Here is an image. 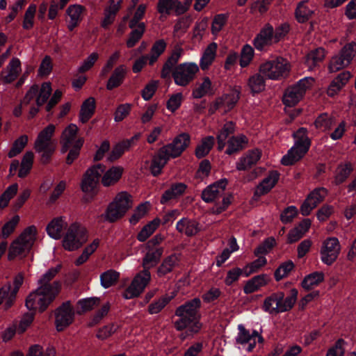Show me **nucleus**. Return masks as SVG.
Instances as JSON below:
<instances>
[{"label":"nucleus","instance_id":"11","mask_svg":"<svg viewBox=\"0 0 356 356\" xmlns=\"http://www.w3.org/2000/svg\"><path fill=\"white\" fill-rule=\"evenodd\" d=\"M356 53V44L353 42L346 44L338 54L333 56L329 64L330 72H336L347 67Z\"/></svg>","mask_w":356,"mask_h":356},{"label":"nucleus","instance_id":"5","mask_svg":"<svg viewBox=\"0 0 356 356\" xmlns=\"http://www.w3.org/2000/svg\"><path fill=\"white\" fill-rule=\"evenodd\" d=\"M295 139L293 145L281 160L284 165H292L299 161L308 152L311 142L307 136V130L301 127L293 134Z\"/></svg>","mask_w":356,"mask_h":356},{"label":"nucleus","instance_id":"23","mask_svg":"<svg viewBox=\"0 0 356 356\" xmlns=\"http://www.w3.org/2000/svg\"><path fill=\"white\" fill-rule=\"evenodd\" d=\"M298 297V291L292 289L290 291V295L284 297V293L282 291L275 293V298H277V309H275V314L282 313L290 310L296 303Z\"/></svg>","mask_w":356,"mask_h":356},{"label":"nucleus","instance_id":"22","mask_svg":"<svg viewBox=\"0 0 356 356\" xmlns=\"http://www.w3.org/2000/svg\"><path fill=\"white\" fill-rule=\"evenodd\" d=\"M275 42H277V40H275L273 28L270 24L265 25L254 40L255 48L260 51L265 47Z\"/></svg>","mask_w":356,"mask_h":356},{"label":"nucleus","instance_id":"42","mask_svg":"<svg viewBox=\"0 0 356 356\" xmlns=\"http://www.w3.org/2000/svg\"><path fill=\"white\" fill-rule=\"evenodd\" d=\"M216 43L212 42L207 46L200 60V66L202 70L208 69L212 64L216 56Z\"/></svg>","mask_w":356,"mask_h":356},{"label":"nucleus","instance_id":"16","mask_svg":"<svg viewBox=\"0 0 356 356\" xmlns=\"http://www.w3.org/2000/svg\"><path fill=\"white\" fill-rule=\"evenodd\" d=\"M79 129L74 124H69L63 131L60 143L62 145L61 152L65 153L70 147L81 148L84 140L81 137L77 136Z\"/></svg>","mask_w":356,"mask_h":356},{"label":"nucleus","instance_id":"17","mask_svg":"<svg viewBox=\"0 0 356 356\" xmlns=\"http://www.w3.org/2000/svg\"><path fill=\"white\" fill-rule=\"evenodd\" d=\"M60 269V266L51 268L47 270L38 281V290H45L48 292L54 291L55 296H58L61 289V282L59 280H53Z\"/></svg>","mask_w":356,"mask_h":356},{"label":"nucleus","instance_id":"50","mask_svg":"<svg viewBox=\"0 0 356 356\" xmlns=\"http://www.w3.org/2000/svg\"><path fill=\"white\" fill-rule=\"evenodd\" d=\"M261 73L251 76L248 81V86L252 93L255 94L265 89V80Z\"/></svg>","mask_w":356,"mask_h":356},{"label":"nucleus","instance_id":"2","mask_svg":"<svg viewBox=\"0 0 356 356\" xmlns=\"http://www.w3.org/2000/svg\"><path fill=\"white\" fill-rule=\"evenodd\" d=\"M200 306V299L195 298L176 309L175 315L178 318L174 323L175 327L178 331L185 330L179 335L181 340L184 341L188 337H192L200 331L202 328L199 314Z\"/></svg>","mask_w":356,"mask_h":356},{"label":"nucleus","instance_id":"10","mask_svg":"<svg viewBox=\"0 0 356 356\" xmlns=\"http://www.w3.org/2000/svg\"><path fill=\"white\" fill-rule=\"evenodd\" d=\"M88 239L85 227L78 223H73L67 228L63 239L65 250L74 251L79 249Z\"/></svg>","mask_w":356,"mask_h":356},{"label":"nucleus","instance_id":"35","mask_svg":"<svg viewBox=\"0 0 356 356\" xmlns=\"http://www.w3.org/2000/svg\"><path fill=\"white\" fill-rule=\"evenodd\" d=\"M270 279L268 275L262 274L254 276L247 281L243 287V291L245 294H250L258 291L262 286L268 284Z\"/></svg>","mask_w":356,"mask_h":356},{"label":"nucleus","instance_id":"28","mask_svg":"<svg viewBox=\"0 0 356 356\" xmlns=\"http://www.w3.org/2000/svg\"><path fill=\"white\" fill-rule=\"evenodd\" d=\"M261 156V151L258 149L250 151L245 156L241 157L236 163L238 170H246L256 164Z\"/></svg>","mask_w":356,"mask_h":356},{"label":"nucleus","instance_id":"21","mask_svg":"<svg viewBox=\"0 0 356 356\" xmlns=\"http://www.w3.org/2000/svg\"><path fill=\"white\" fill-rule=\"evenodd\" d=\"M327 190L325 188H318L311 192L300 207V212L303 216H308L311 211L327 195Z\"/></svg>","mask_w":356,"mask_h":356},{"label":"nucleus","instance_id":"49","mask_svg":"<svg viewBox=\"0 0 356 356\" xmlns=\"http://www.w3.org/2000/svg\"><path fill=\"white\" fill-rule=\"evenodd\" d=\"M185 189L186 186L184 184L179 183L172 185L163 194L161 199V202L162 204H165L170 200L177 198L185 191Z\"/></svg>","mask_w":356,"mask_h":356},{"label":"nucleus","instance_id":"30","mask_svg":"<svg viewBox=\"0 0 356 356\" xmlns=\"http://www.w3.org/2000/svg\"><path fill=\"white\" fill-rule=\"evenodd\" d=\"M177 230L188 236L195 235L200 231L199 224L195 220L183 218L176 225Z\"/></svg>","mask_w":356,"mask_h":356},{"label":"nucleus","instance_id":"4","mask_svg":"<svg viewBox=\"0 0 356 356\" xmlns=\"http://www.w3.org/2000/svg\"><path fill=\"white\" fill-rule=\"evenodd\" d=\"M55 125L50 124L41 130L35 140L34 149L40 156L42 163L46 164L50 161L54 153L57 142L54 139Z\"/></svg>","mask_w":356,"mask_h":356},{"label":"nucleus","instance_id":"19","mask_svg":"<svg viewBox=\"0 0 356 356\" xmlns=\"http://www.w3.org/2000/svg\"><path fill=\"white\" fill-rule=\"evenodd\" d=\"M104 166L97 164L88 168L81 181V189L85 193H90L96 188L100 176L104 172Z\"/></svg>","mask_w":356,"mask_h":356},{"label":"nucleus","instance_id":"60","mask_svg":"<svg viewBox=\"0 0 356 356\" xmlns=\"http://www.w3.org/2000/svg\"><path fill=\"white\" fill-rule=\"evenodd\" d=\"M149 203L146 202L140 204L134 210V213L129 219V222L131 224H136L142 218H143L147 213L149 209Z\"/></svg>","mask_w":356,"mask_h":356},{"label":"nucleus","instance_id":"37","mask_svg":"<svg viewBox=\"0 0 356 356\" xmlns=\"http://www.w3.org/2000/svg\"><path fill=\"white\" fill-rule=\"evenodd\" d=\"M139 134L135 135L130 139L122 141L115 145L109 154L108 159L113 161L120 158L125 151L129 149L134 142L139 138Z\"/></svg>","mask_w":356,"mask_h":356},{"label":"nucleus","instance_id":"45","mask_svg":"<svg viewBox=\"0 0 356 356\" xmlns=\"http://www.w3.org/2000/svg\"><path fill=\"white\" fill-rule=\"evenodd\" d=\"M353 171V165L350 162H346L339 165L334 174L335 184H340L345 181Z\"/></svg>","mask_w":356,"mask_h":356},{"label":"nucleus","instance_id":"51","mask_svg":"<svg viewBox=\"0 0 356 356\" xmlns=\"http://www.w3.org/2000/svg\"><path fill=\"white\" fill-rule=\"evenodd\" d=\"M336 119L334 116L329 115L326 113H322L315 120V126L317 129L322 131L330 130L334 124H335Z\"/></svg>","mask_w":356,"mask_h":356},{"label":"nucleus","instance_id":"47","mask_svg":"<svg viewBox=\"0 0 356 356\" xmlns=\"http://www.w3.org/2000/svg\"><path fill=\"white\" fill-rule=\"evenodd\" d=\"M324 280V273L323 272H314L305 277L302 282V286L306 290H310L318 286Z\"/></svg>","mask_w":356,"mask_h":356},{"label":"nucleus","instance_id":"55","mask_svg":"<svg viewBox=\"0 0 356 356\" xmlns=\"http://www.w3.org/2000/svg\"><path fill=\"white\" fill-rule=\"evenodd\" d=\"M234 131V124L232 122H227L224 124L222 130L217 136L218 148L219 150H222L225 147L226 139Z\"/></svg>","mask_w":356,"mask_h":356},{"label":"nucleus","instance_id":"25","mask_svg":"<svg viewBox=\"0 0 356 356\" xmlns=\"http://www.w3.org/2000/svg\"><path fill=\"white\" fill-rule=\"evenodd\" d=\"M280 179V174L277 171L273 170L269 172L257 186L254 191V196L260 197L267 194L275 186Z\"/></svg>","mask_w":356,"mask_h":356},{"label":"nucleus","instance_id":"33","mask_svg":"<svg viewBox=\"0 0 356 356\" xmlns=\"http://www.w3.org/2000/svg\"><path fill=\"white\" fill-rule=\"evenodd\" d=\"M311 224L309 219H304L298 225L290 230L287 237L288 243H293L300 240L307 232Z\"/></svg>","mask_w":356,"mask_h":356},{"label":"nucleus","instance_id":"9","mask_svg":"<svg viewBox=\"0 0 356 356\" xmlns=\"http://www.w3.org/2000/svg\"><path fill=\"white\" fill-rule=\"evenodd\" d=\"M48 292L45 290H38V287L29 294L25 300V306L29 311L38 310L43 312L55 300L54 291Z\"/></svg>","mask_w":356,"mask_h":356},{"label":"nucleus","instance_id":"7","mask_svg":"<svg viewBox=\"0 0 356 356\" xmlns=\"http://www.w3.org/2000/svg\"><path fill=\"white\" fill-rule=\"evenodd\" d=\"M290 70V63L282 57H277L268 60L262 63L259 67V72L270 80H280L286 77Z\"/></svg>","mask_w":356,"mask_h":356},{"label":"nucleus","instance_id":"57","mask_svg":"<svg viewBox=\"0 0 356 356\" xmlns=\"http://www.w3.org/2000/svg\"><path fill=\"white\" fill-rule=\"evenodd\" d=\"M145 24L144 22L139 23L136 29H134L130 33L127 41V46L129 48L133 47L140 40L144 34Z\"/></svg>","mask_w":356,"mask_h":356},{"label":"nucleus","instance_id":"14","mask_svg":"<svg viewBox=\"0 0 356 356\" xmlns=\"http://www.w3.org/2000/svg\"><path fill=\"white\" fill-rule=\"evenodd\" d=\"M341 250L339 241L336 237L325 239L321 248L320 255L322 262L326 265H332L337 259Z\"/></svg>","mask_w":356,"mask_h":356},{"label":"nucleus","instance_id":"20","mask_svg":"<svg viewBox=\"0 0 356 356\" xmlns=\"http://www.w3.org/2000/svg\"><path fill=\"white\" fill-rule=\"evenodd\" d=\"M190 141L189 134L186 133L181 134L171 143L163 147L162 152H165L170 158L177 157L189 145Z\"/></svg>","mask_w":356,"mask_h":356},{"label":"nucleus","instance_id":"32","mask_svg":"<svg viewBox=\"0 0 356 356\" xmlns=\"http://www.w3.org/2000/svg\"><path fill=\"white\" fill-rule=\"evenodd\" d=\"M351 77L349 72H343L340 73L330 84L327 93L330 97L337 95L342 88L348 83Z\"/></svg>","mask_w":356,"mask_h":356},{"label":"nucleus","instance_id":"13","mask_svg":"<svg viewBox=\"0 0 356 356\" xmlns=\"http://www.w3.org/2000/svg\"><path fill=\"white\" fill-rule=\"evenodd\" d=\"M240 91L238 89H232L229 93L223 94L222 96L216 99L210 105L209 111L210 113H215L217 110H220L223 113H227L232 110L239 99Z\"/></svg>","mask_w":356,"mask_h":356},{"label":"nucleus","instance_id":"41","mask_svg":"<svg viewBox=\"0 0 356 356\" xmlns=\"http://www.w3.org/2000/svg\"><path fill=\"white\" fill-rule=\"evenodd\" d=\"M123 168L120 166H113L104 174L102 183L104 186L115 184L122 177Z\"/></svg>","mask_w":356,"mask_h":356},{"label":"nucleus","instance_id":"6","mask_svg":"<svg viewBox=\"0 0 356 356\" xmlns=\"http://www.w3.org/2000/svg\"><path fill=\"white\" fill-rule=\"evenodd\" d=\"M132 205V196L126 191L120 192L108 205L103 217L105 220L113 222L123 217Z\"/></svg>","mask_w":356,"mask_h":356},{"label":"nucleus","instance_id":"3","mask_svg":"<svg viewBox=\"0 0 356 356\" xmlns=\"http://www.w3.org/2000/svg\"><path fill=\"white\" fill-rule=\"evenodd\" d=\"M227 184L226 179H220L208 186L202 193V198L205 202H216L220 198L221 203H216L212 207L213 213L219 214L226 210L232 202V195H225V191Z\"/></svg>","mask_w":356,"mask_h":356},{"label":"nucleus","instance_id":"53","mask_svg":"<svg viewBox=\"0 0 356 356\" xmlns=\"http://www.w3.org/2000/svg\"><path fill=\"white\" fill-rule=\"evenodd\" d=\"M167 43L164 40H159L154 42L151 49L150 55L148 56L149 64L153 65L159 57L164 52Z\"/></svg>","mask_w":356,"mask_h":356},{"label":"nucleus","instance_id":"64","mask_svg":"<svg viewBox=\"0 0 356 356\" xmlns=\"http://www.w3.org/2000/svg\"><path fill=\"white\" fill-rule=\"evenodd\" d=\"M294 264L291 261H288L282 264L275 272V278L280 281L286 277L293 270Z\"/></svg>","mask_w":356,"mask_h":356},{"label":"nucleus","instance_id":"31","mask_svg":"<svg viewBox=\"0 0 356 356\" xmlns=\"http://www.w3.org/2000/svg\"><path fill=\"white\" fill-rule=\"evenodd\" d=\"M17 294L11 290V284L6 283L0 288V305L3 303L2 308L6 311L15 303Z\"/></svg>","mask_w":356,"mask_h":356},{"label":"nucleus","instance_id":"63","mask_svg":"<svg viewBox=\"0 0 356 356\" xmlns=\"http://www.w3.org/2000/svg\"><path fill=\"white\" fill-rule=\"evenodd\" d=\"M313 11L307 7L306 3L301 2L296 8V18L299 22L303 23L309 19Z\"/></svg>","mask_w":356,"mask_h":356},{"label":"nucleus","instance_id":"27","mask_svg":"<svg viewBox=\"0 0 356 356\" xmlns=\"http://www.w3.org/2000/svg\"><path fill=\"white\" fill-rule=\"evenodd\" d=\"M86 10L84 6L80 4L70 5L66 10V13L70 17L67 28L70 31L74 30L82 20L83 12Z\"/></svg>","mask_w":356,"mask_h":356},{"label":"nucleus","instance_id":"15","mask_svg":"<svg viewBox=\"0 0 356 356\" xmlns=\"http://www.w3.org/2000/svg\"><path fill=\"white\" fill-rule=\"evenodd\" d=\"M151 280V274L148 270L138 273L132 280L130 286L123 293L125 299H131L139 296L147 286Z\"/></svg>","mask_w":356,"mask_h":356},{"label":"nucleus","instance_id":"61","mask_svg":"<svg viewBox=\"0 0 356 356\" xmlns=\"http://www.w3.org/2000/svg\"><path fill=\"white\" fill-rule=\"evenodd\" d=\"M267 263L264 257H259L258 259L248 264L244 268V275L248 277L250 274L257 272L259 268L265 266Z\"/></svg>","mask_w":356,"mask_h":356},{"label":"nucleus","instance_id":"34","mask_svg":"<svg viewBox=\"0 0 356 356\" xmlns=\"http://www.w3.org/2000/svg\"><path fill=\"white\" fill-rule=\"evenodd\" d=\"M174 10L177 14L185 12L186 9L179 0H159L158 11L161 14H169Z\"/></svg>","mask_w":356,"mask_h":356},{"label":"nucleus","instance_id":"1","mask_svg":"<svg viewBox=\"0 0 356 356\" xmlns=\"http://www.w3.org/2000/svg\"><path fill=\"white\" fill-rule=\"evenodd\" d=\"M183 52V49L179 46L174 48L163 66L161 75L164 79L172 75L176 85L185 87L195 79L200 69L197 64L193 62L182 63L176 66Z\"/></svg>","mask_w":356,"mask_h":356},{"label":"nucleus","instance_id":"39","mask_svg":"<svg viewBox=\"0 0 356 356\" xmlns=\"http://www.w3.org/2000/svg\"><path fill=\"white\" fill-rule=\"evenodd\" d=\"M95 110V99L93 97H88L86 99L80 109L79 120L81 123L87 122L93 115Z\"/></svg>","mask_w":356,"mask_h":356},{"label":"nucleus","instance_id":"52","mask_svg":"<svg viewBox=\"0 0 356 356\" xmlns=\"http://www.w3.org/2000/svg\"><path fill=\"white\" fill-rule=\"evenodd\" d=\"M215 139L213 136H207L204 138L200 144L198 145L195 149V155L197 158L201 159L209 154L213 146Z\"/></svg>","mask_w":356,"mask_h":356},{"label":"nucleus","instance_id":"26","mask_svg":"<svg viewBox=\"0 0 356 356\" xmlns=\"http://www.w3.org/2000/svg\"><path fill=\"white\" fill-rule=\"evenodd\" d=\"M67 222L65 217H57L51 220L47 226V234L54 239H60L63 231L67 228Z\"/></svg>","mask_w":356,"mask_h":356},{"label":"nucleus","instance_id":"54","mask_svg":"<svg viewBox=\"0 0 356 356\" xmlns=\"http://www.w3.org/2000/svg\"><path fill=\"white\" fill-rule=\"evenodd\" d=\"M159 224L160 219L154 218L153 220L145 225L140 232L138 234V240L141 242L146 241L157 229Z\"/></svg>","mask_w":356,"mask_h":356},{"label":"nucleus","instance_id":"56","mask_svg":"<svg viewBox=\"0 0 356 356\" xmlns=\"http://www.w3.org/2000/svg\"><path fill=\"white\" fill-rule=\"evenodd\" d=\"M37 235V229L35 226L31 225L26 227L17 238L26 243L30 248H32L35 240Z\"/></svg>","mask_w":356,"mask_h":356},{"label":"nucleus","instance_id":"40","mask_svg":"<svg viewBox=\"0 0 356 356\" xmlns=\"http://www.w3.org/2000/svg\"><path fill=\"white\" fill-rule=\"evenodd\" d=\"M149 249V250L147 252L143 260L144 270H148L158 263L163 252V249L161 247L154 249Z\"/></svg>","mask_w":356,"mask_h":356},{"label":"nucleus","instance_id":"36","mask_svg":"<svg viewBox=\"0 0 356 356\" xmlns=\"http://www.w3.org/2000/svg\"><path fill=\"white\" fill-rule=\"evenodd\" d=\"M126 73L127 68L124 65L117 67L108 80L106 84L107 90H111L115 88L120 86L124 81Z\"/></svg>","mask_w":356,"mask_h":356},{"label":"nucleus","instance_id":"44","mask_svg":"<svg viewBox=\"0 0 356 356\" xmlns=\"http://www.w3.org/2000/svg\"><path fill=\"white\" fill-rule=\"evenodd\" d=\"M171 159L165 152H162V148L154 156L150 166L152 173L156 176L159 175L168 161Z\"/></svg>","mask_w":356,"mask_h":356},{"label":"nucleus","instance_id":"59","mask_svg":"<svg viewBox=\"0 0 356 356\" xmlns=\"http://www.w3.org/2000/svg\"><path fill=\"white\" fill-rule=\"evenodd\" d=\"M119 277V273L113 270H108L100 275L102 286L107 289L113 285Z\"/></svg>","mask_w":356,"mask_h":356},{"label":"nucleus","instance_id":"24","mask_svg":"<svg viewBox=\"0 0 356 356\" xmlns=\"http://www.w3.org/2000/svg\"><path fill=\"white\" fill-rule=\"evenodd\" d=\"M22 70L21 62L17 58H13L6 67L1 72V79L4 83L14 81Z\"/></svg>","mask_w":356,"mask_h":356},{"label":"nucleus","instance_id":"48","mask_svg":"<svg viewBox=\"0 0 356 356\" xmlns=\"http://www.w3.org/2000/svg\"><path fill=\"white\" fill-rule=\"evenodd\" d=\"M247 143L248 139L244 135L232 137L228 140V147L226 153L228 154L235 153L245 147Z\"/></svg>","mask_w":356,"mask_h":356},{"label":"nucleus","instance_id":"29","mask_svg":"<svg viewBox=\"0 0 356 356\" xmlns=\"http://www.w3.org/2000/svg\"><path fill=\"white\" fill-rule=\"evenodd\" d=\"M180 261V255L179 254H172L165 257L157 269V275L159 277H164L167 274L172 271V270L178 266Z\"/></svg>","mask_w":356,"mask_h":356},{"label":"nucleus","instance_id":"38","mask_svg":"<svg viewBox=\"0 0 356 356\" xmlns=\"http://www.w3.org/2000/svg\"><path fill=\"white\" fill-rule=\"evenodd\" d=\"M213 94L212 83L211 79L205 76L202 82L197 83L193 90L192 96L195 99H200L207 95Z\"/></svg>","mask_w":356,"mask_h":356},{"label":"nucleus","instance_id":"43","mask_svg":"<svg viewBox=\"0 0 356 356\" xmlns=\"http://www.w3.org/2000/svg\"><path fill=\"white\" fill-rule=\"evenodd\" d=\"M31 249V248L22 241H19V238H17L10 246L8 259L12 260L17 256L25 255Z\"/></svg>","mask_w":356,"mask_h":356},{"label":"nucleus","instance_id":"8","mask_svg":"<svg viewBox=\"0 0 356 356\" xmlns=\"http://www.w3.org/2000/svg\"><path fill=\"white\" fill-rule=\"evenodd\" d=\"M314 83L312 77L307 76L299 80L296 84L289 87L282 98V102L286 107L295 106L304 97L307 90L311 88Z\"/></svg>","mask_w":356,"mask_h":356},{"label":"nucleus","instance_id":"46","mask_svg":"<svg viewBox=\"0 0 356 356\" xmlns=\"http://www.w3.org/2000/svg\"><path fill=\"white\" fill-rule=\"evenodd\" d=\"M325 58V50L317 48L311 51L306 56L305 63L309 70H313Z\"/></svg>","mask_w":356,"mask_h":356},{"label":"nucleus","instance_id":"12","mask_svg":"<svg viewBox=\"0 0 356 356\" xmlns=\"http://www.w3.org/2000/svg\"><path fill=\"white\" fill-rule=\"evenodd\" d=\"M238 330L235 341L238 348L250 352L255 347L257 343H262L264 341L262 336L257 331L253 330L250 332L243 324L238 325Z\"/></svg>","mask_w":356,"mask_h":356},{"label":"nucleus","instance_id":"18","mask_svg":"<svg viewBox=\"0 0 356 356\" xmlns=\"http://www.w3.org/2000/svg\"><path fill=\"white\" fill-rule=\"evenodd\" d=\"M55 325L57 331H63L70 324L74 318V310L70 302L63 303L55 312Z\"/></svg>","mask_w":356,"mask_h":356},{"label":"nucleus","instance_id":"62","mask_svg":"<svg viewBox=\"0 0 356 356\" xmlns=\"http://www.w3.org/2000/svg\"><path fill=\"white\" fill-rule=\"evenodd\" d=\"M171 298L168 296H162L159 300L152 302L148 307V311L151 314H156L160 312L165 305L170 301Z\"/></svg>","mask_w":356,"mask_h":356},{"label":"nucleus","instance_id":"58","mask_svg":"<svg viewBox=\"0 0 356 356\" xmlns=\"http://www.w3.org/2000/svg\"><path fill=\"white\" fill-rule=\"evenodd\" d=\"M51 90L49 82H44L40 88H38V93L36 97V104L38 106L43 105L47 102L51 93Z\"/></svg>","mask_w":356,"mask_h":356}]
</instances>
